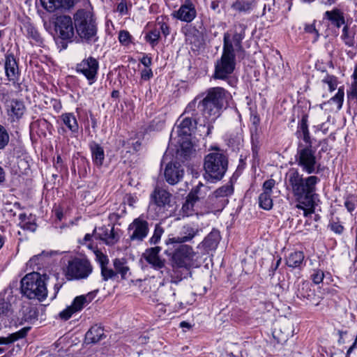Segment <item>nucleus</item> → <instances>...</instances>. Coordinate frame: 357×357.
I'll return each mask as SVG.
<instances>
[{"label": "nucleus", "instance_id": "nucleus-1", "mask_svg": "<svg viewBox=\"0 0 357 357\" xmlns=\"http://www.w3.org/2000/svg\"><path fill=\"white\" fill-rule=\"evenodd\" d=\"M320 179L317 176L303 177L297 169H289L285 175V184L287 190L292 193L298 202L296 208H303L302 204L313 206L317 185Z\"/></svg>", "mask_w": 357, "mask_h": 357}, {"label": "nucleus", "instance_id": "nucleus-2", "mask_svg": "<svg viewBox=\"0 0 357 357\" xmlns=\"http://www.w3.org/2000/svg\"><path fill=\"white\" fill-rule=\"evenodd\" d=\"M76 32L79 38L88 43H96L97 24L93 13L89 10L79 9L73 15Z\"/></svg>", "mask_w": 357, "mask_h": 357}, {"label": "nucleus", "instance_id": "nucleus-3", "mask_svg": "<svg viewBox=\"0 0 357 357\" xmlns=\"http://www.w3.org/2000/svg\"><path fill=\"white\" fill-rule=\"evenodd\" d=\"M230 33L226 32L223 37V50L222 56L220 60L217 61L215 66V73L213 77L215 79H225L231 75L236 66V55L234 53Z\"/></svg>", "mask_w": 357, "mask_h": 357}, {"label": "nucleus", "instance_id": "nucleus-4", "mask_svg": "<svg viewBox=\"0 0 357 357\" xmlns=\"http://www.w3.org/2000/svg\"><path fill=\"white\" fill-rule=\"evenodd\" d=\"M46 279V274L41 275L38 272L26 274L21 280L22 293L29 299H45L47 295Z\"/></svg>", "mask_w": 357, "mask_h": 357}, {"label": "nucleus", "instance_id": "nucleus-5", "mask_svg": "<svg viewBox=\"0 0 357 357\" xmlns=\"http://www.w3.org/2000/svg\"><path fill=\"white\" fill-rule=\"evenodd\" d=\"M227 158L219 149L209 153L204 158V168L206 175L212 180H221L227 172Z\"/></svg>", "mask_w": 357, "mask_h": 357}, {"label": "nucleus", "instance_id": "nucleus-6", "mask_svg": "<svg viewBox=\"0 0 357 357\" xmlns=\"http://www.w3.org/2000/svg\"><path fill=\"white\" fill-rule=\"evenodd\" d=\"M173 252L172 250L174 248H169L165 250L164 253L167 256L172 257V263L173 268H182L189 270L196 266L197 252H195L192 246L187 244H178Z\"/></svg>", "mask_w": 357, "mask_h": 357}, {"label": "nucleus", "instance_id": "nucleus-7", "mask_svg": "<svg viewBox=\"0 0 357 357\" xmlns=\"http://www.w3.org/2000/svg\"><path fill=\"white\" fill-rule=\"evenodd\" d=\"M199 98L196 97L194 100L190 102L186 106L181 117L183 116H189L192 119L195 123H199L200 126L203 125L206 127V136H208L211 130L213 129L212 116L209 115V112L206 109L202 100H198Z\"/></svg>", "mask_w": 357, "mask_h": 357}, {"label": "nucleus", "instance_id": "nucleus-8", "mask_svg": "<svg viewBox=\"0 0 357 357\" xmlns=\"http://www.w3.org/2000/svg\"><path fill=\"white\" fill-rule=\"evenodd\" d=\"M229 98V93L222 87H212L206 91V96L202 101L212 116V121L219 116Z\"/></svg>", "mask_w": 357, "mask_h": 357}, {"label": "nucleus", "instance_id": "nucleus-9", "mask_svg": "<svg viewBox=\"0 0 357 357\" xmlns=\"http://www.w3.org/2000/svg\"><path fill=\"white\" fill-rule=\"evenodd\" d=\"M316 150L309 146H304L303 144L298 146L295 156L296 162L302 170L308 174H317L320 172L321 165L316 157Z\"/></svg>", "mask_w": 357, "mask_h": 357}, {"label": "nucleus", "instance_id": "nucleus-10", "mask_svg": "<svg viewBox=\"0 0 357 357\" xmlns=\"http://www.w3.org/2000/svg\"><path fill=\"white\" fill-rule=\"evenodd\" d=\"M64 272L69 280H84L93 272V266L86 258L75 257L68 261Z\"/></svg>", "mask_w": 357, "mask_h": 357}, {"label": "nucleus", "instance_id": "nucleus-11", "mask_svg": "<svg viewBox=\"0 0 357 357\" xmlns=\"http://www.w3.org/2000/svg\"><path fill=\"white\" fill-rule=\"evenodd\" d=\"M199 233L198 226L187 224L181 227L177 236L169 235L165 241V243L168 247L175 244H185L191 242L195 236L199 235Z\"/></svg>", "mask_w": 357, "mask_h": 357}, {"label": "nucleus", "instance_id": "nucleus-12", "mask_svg": "<svg viewBox=\"0 0 357 357\" xmlns=\"http://www.w3.org/2000/svg\"><path fill=\"white\" fill-rule=\"evenodd\" d=\"M98 68V61L92 56L83 59L76 66L77 73L83 75L90 85L96 81Z\"/></svg>", "mask_w": 357, "mask_h": 357}, {"label": "nucleus", "instance_id": "nucleus-13", "mask_svg": "<svg viewBox=\"0 0 357 357\" xmlns=\"http://www.w3.org/2000/svg\"><path fill=\"white\" fill-rule=\"evenodd\" d=\"M5 109L8 121L11 123L19 122L26 111L24 102L17 98H12L6 102Z\"/></svg>", "mask_w": 357, "mask_h": 357}, {"label": "nucleus", "instance_id": "nucleus-14", "mask_svg": "<svg viewBox=\"0 0 357 357\" xmlns=\"http://www.w3.org/2000/svg\"><path fill=\"white\" fill-rule=\"evenodd\" d=\"M55 30L63 40H70L74 36V26L72 18L68 15L56 17L54 22Z\"/></svg>", "mask_w": 357, "mask_h": 357}, {"label": "nucleus", "instance_id": "nucleus-15", "mask_svg": "<svg viewBox=\"0 0 357 357\" xmlns=\"http://www.w3.org/2000/svg\"><path fill=\"white\" fill-rule=\"evenodd\" d=\"M128 230L132 232L130 236V240L142 241L149 234V223L140 216L132 222L128 227Z\"/></svg>", "mask_w": 357, "mask_h": 357}, {"label": "nucleus", "instance_id": "nucleus-16", "mask_svg": "<svg viewBox=\"0 0 357 357\" xmlns=\"http://www.w3.org/2000/svg\"><path fill=\"white\" fill-rule=\"evenodd\" d=\"M161 250L162 248L160 246L147 248L143 253V257L151 265V268L162 273L161 270L165 266V259L159 256Z\"/></svg>", "mask_w": 357, "mask_h": 357}, {"label": "nucleus", "instance_id": "nucleus-17", "mask_svg": "<svg viewBox=\"0 0 357 357\" xmlns=\"http://www.w3.org/2000/svg\"><path fill=\"white\" fill-rule=\"evenodd\" d=\"M275 185V181L273 178L268 179L263 183V192L259 196V205L264 210L269 211L273 208L272 193Z\"/></svg>", "mask_w": 357, "mask_h": 357}, {"label": "nucleus", "instance_id": "nucleus-18", "mask_svg": "<svg viewBox=\"0 0 357 357\" xmlns=\"http://www.w3.org/2000/svg\"><path fill=\"white\" fill-rule=\"evenodd\" d=\"M172 194L167 190L157 186L151 194V203L154 204L160 211H165L167 206H171Z\"/></svg>", "mask_w": 357, "mask_h": 357}, {"label": "nucleus", "instance_id": "nucleus-19", "mask_svg": "<svg viewBox=\"0 0 357 357\" xmlns=\"http://www.w3.org/2000/svg\"><path fill=\"white\" fill-rule=\"evenodd\" d=\"M93 235L108 245H114L119 239V236L114 231V226L110 225L96 228L93 230Z\"/></svg>", "mask_w": 357, "mask_h": 357}, {"label": "nucleus", "instance_id": "nucleus-20", "mask_svg": "<svg viewBox=\"0 0 357 357\" xmlns=\"http://www.w3.org/2000/svg\"><path fill=\"white\" fill-rule=\"evenodd\" d=\"M4 70L8 81L13 84L18 82L20 73L18 64L13 54H7L6 55Z\"/></svg>", "mask_w": 357, "mask_h": 357}, {"label": "nucleus", "instance_id": "nucleus-21", "mask_svg": "<svg viewBox=\"0 0 357 357\" xmlns=\"http://www.w3.org/2000/svg\"><path fill=\"white\" fill-rule=\"evenodd\" d=\"M42 6L49 13L66 11L75 5L74 0H40Z\"/></svg>", "mask_w": 357, "mask_h": 357}, {"label": "nucleus", "instance_id": "nucleus-22", "mask_svg": "<svg viewBox=\"0 0 357 357\" xmlns=\"http://www.w3.org/2000/svg\"><path fill=\"white\" fill-rule=\"evenodd\" d=\"M296 294L298 298H305L312 304L317 305L319 303V298L316 296L314 289L309 281L303 280L298 283Z\"/></svg>", "mask_w": 357, "mask_h": 357}, {"label": "nucleus", "instance_id": "nucleus-23", "mask_svg": "<svg viewBox=\"0 0 357 357\" xmlns=\"http://www.w3.org/2000/svg\"><path fill=\"white\" fill-rule=\"evenodd\" d=\"M196 10L190 0H185V3L176 11L174 16L183 22H190L196 17Z\"/></svg>", "mask_w": 357, "mask_h": 357}, {"label": "nucleus", "instance_id": "nucleus-24", "mask_svg": "<svg viewBox=\"0 0 357 357\" xmlns=\"http://www.w3.org/2000/svg\"><path fill=\"white\" fill-rule=\"evenodd\" d=\"M183 170L176 163H169L165 170V177L167 183L171 185L177 183L183 177Z\"/></svg>", "mask_w": 357, "mask_h": 357}, {"label": "nucleus", "instance_id": "nucleus-25", "mask_svg": "<svg viewBox=\"0 0 357 357\" xmlns=\"http://www.w3.org/2000/svg\"><path fill=\"white\" fill-rule=\"evenodd\" d=\"M178 121V125L176 128V132L180 136L189 137L191 135L192 131L196 128L198 123H195V121L189 116H181L179 117Z\"/></svg>", "mask_w": 357, "mask_h": 357}, {"label": "nucleus", "instance_id": "nucleus-26", "mask_svg": "<svg viewBox=\"0 0 357 357\" xmlns=\"http://www.w3.org/2000/svg\"><path fill=\"white\" fill-rule=\"evenodd\" d=\"M202 186H203L202 183H199L195 188H193L188 194L185 203L183 204L182 210L187 216L192 214L195 203L199 200L198 193L199 192V188Z\"/></svg>", "mask_w": 357, "mask_h": 357}, {"label": "nucleus", "instance_id": "nucleus-27", "mask_svg": "<svg viewBox=\"0 0 357 357\" xmlns=\"http://www.w3.org/2000/svg\"><path fill=\"white\" fill-rule=\"evenodd\" d=\"M234 34L232 37L230 36V38L233 47H235L236 50H240L242 48L241 43L245 36L247 26L243 23H237L234 24Z\"/></svg>", "mask_w": 357, "mask_h": 357}, {"label": "nucleus", "instance_id": "nucleus-28", "mask_svg": "<svg viewBox=\"0 0 357 357\" xmlns=\"http://www.w3.org/2000/svg\"><path fill=\"white\" fill-rule=\"evenodd\" d=\"M324 18L329 20L331 24L337 28H340L342 25L345 24L344 13L338 8L326 11Z\"/></svg>", "mask_w": 357, "mask_h": 357}, {"label": "nucleus", "instance_id": "nucleus-29", "mask_svg": "<svg viewBox=\"0 0 357 357\" xmlns=\"http://www.w3.org/2000/svg\"><path fill=\"white\" fill-rule=\"evenodd\" d=\"M23 33L30 39L33 40L38 44H40L43 43V38L40 36V34L33 26L32 23L30 22L29 20H24L22 22V26L21 27Z\"/></svg>", "mask_w": 357, "mask_h": 357}, {"label": "nucleus", "instance_id": "nucleus-30", "mask_svg": "<svg viewBox=\"0 0 357 357\" xmlns=\"http://www.w3.org/2000/svg\"><path fill=\"white\" fill-rule=\"evenodd\" d=\"M220 240V232L216 229H213L201 243V245L206 250H215Z\"/></svg>", "mask_w": 357, "mask_h": 357}, {"label": "nucleus", "instance_id": "nucleus-31", "mask_svg": "<svg viewBox=\"0 0 357 357\" xmlns=\"http://www.w3.org/2000/svg\"><path fill=\"white\" fill-rule=\"evenodd\" d=\"M104 330L101 326H93L86 333L85 341L86 343H97L104 338Z\"/></svg>", "mask_w": 357, "mask_h": 357}, {"label": "nucleus", "instance_id": "nucleus-32", "mask_svg": "<svg viewBox=\"0 0 357 357\" xmlns=\"http://www.w3.org/2000/svg\"><path fill=\"white\" fill-rule=\"evenodd\" d=\"M255 5V0H236L231 4V8L238 13H250Z\"/></svg>", "mask_w": 357, "mask_h": 357}, {"label": "nucleus", "instance_id": "nucleus-33", "mask_svg": "<svg viewBox=\"0 0 357 357\" xmlns=\"http://www.w3.org/2000/svg\"><path fill=\"white\" fill-rule=\"evenodd\" d=\"M6 293L0 294V326L1 322L13 313V307L8 298H5Z\"/></svg>", "mask_w": 357, "mask_h": 357}, {"label": "nucleus", "instance_id": "nucleus-34", "mask_svg": "<svg viewBox=\"0 0 357 357\" xmlns=\"http://www.w3.org/2000/svg\"><path fill=\"white\" fill-rule=\"evenodd\" d=\"M90 149L93 163L98 167H101L105 160V152L103 148L100 144L96 142H92L90 144Z\"/></svg>", "mask_w": 357, "mask_h": 357}, {"label": "nucleus", "instance_id": "nucleus-35", "mask_svg": "<svg viewBox=\"0 0 357 357\" xmlns=\"http://www.w3.org/2000/svg\"><path fill=\"white\" fill-rule=\"evenodd\" d=\"M304 260V254L301 251L291 252L286 258V264L291 268L300 267Z\"/></svg>", "mask_w": 357, "mask_h": 357}, {"label": "nucleus", "instance_id": "nucleus-36", "mask_svg": "<svg viewBox=\"0 0 357 357\" xmlns=\"http://www.w3.org/2000/svg\"><path fill=\"white\" fill-rule=\"evenodd\" d=\"M63 123L73 132L77 133L79 125L73 113H65L61 116Z\"/></svg>", "mask_w": 357, "mask_h": 357}, {"label": "nucleus", "instance_id": "nucleus-37", "mask_svg": "<svg viewBox=\"0 0 357 357\" xmlns=\"http://www.w3.org/2000/svg\"><path fill=\"white\" fill-rule=\"evenodd\" d=\"M185 36L186 40L191 44H194L196 47H199L203 42L202 33L195 27L188 29L185 33Z\"/></svg>", "mask_w": 357, "mask_h": 357}, {"label": "nucleus", "instance_id": "nucleus-38", "mask_svg": "<svg viewBox=\"0 0 357 357\" xmlns=\"http://www.w3.org/2000/svg\"><path fill=\"white\" fill-rule=\"evenodd\" d=\"M113 265L116 275L118 273L120 274L123 280L128 278V275H130V268L126 265V262L123 259H115L113 261Z\"/></svg>", "mask_w": 357, "mask_h": 357}, {"label": "nucleus", "instance_id": "nucleus-39", "mask_svg": "<svg viewBox=\"0 0 357 357\" xmlns=\"http://www.w3.org/2000/svg\"><path fill=\"white\" fill-rule=\"evenodd\" d=\"M92 294L90 293L87 295H82L75 297L71 305L72 307L77 312L80 311L85 305L88 304L92 300Z\"/></svg>", "mask_w": 357, "mask_h": 357}, {"label": "nucleus", "instance_id": "nucleus-40", "mask_svg": "<svg viewBox=\"0 0 357 357\" xmlns=\"http://www.w3.org/2000/svg\"><path fill=\"white\" fill-rule=\"evenodd\" d=\"M29 329V328H24L16 333H12L7 337H0V344H7L23 338L26 336Z\"/></svg>", "mask_w": 357, "mask_h": 357}, {"label": "nucleus", "instance_id": "nucleus-41", "mask_svg": "<svg viewBox=\"0 0 357 357\" xmlns=\"http://www.w3.org/2000/svg\"><path fill=\"white\" fill-rule=\"evenodd\" d=\"M355 31L349 30V26L345 25L343 27L341 38L346 45L348 47H354L355 45Z\"/></svg>", "mask_w": 357, "mask_h": 357}, {"label": "nucleus", "instance_id": "nucleus-42", "mask_svg": "<svg viewBox=\"0 0 357 357\" xmlns=\"http://www.w3.org/2000/svg\"><path fill=\"white\" fill-rule=\"evenodd\" d=\"M23 318L25 321L32 323L38 319L37 309L31 306H24L22 308Z\"/></svg>", "mask_w": 357, "mask_h": 357}, {"label": "nucleus", "instance_id": "nucleus-43", "mask_svg": "<svg viewBox=\"0 0 357 357\" xmlns=\"http://www.w3.org/2000/svg\"><path fill=\"white\" fill-rule=\"evenodd\" d=\"M195 152L192 143L188 140L183 141L181 144L179 154L185 160H188Z\"/></svg>", "mask_w": 357, "mask_h": 357}, {"label": "nucleus", "instance_id": "nucleus-44", "mask_svg": "<svg viewBox=\"0 0 357 357\" xmlns=\"http://www.w3.org/2000/svg\"><path fill=\"white\" fill-rule=\"evenodd\" d=\"M165 232V229L160 224H156L151 237L149 240L151 245H157L161 240V237Z\"/></svg>", "mask_w": 357, "mask_h": 357}, {"label": "nucleus", "instance_id": "nucleus-45", "mask_svg": "<svg viewBox=\"0 0 357 357\" xmlns=\"http://www.w3.org/2000/svg\"><path fill=\"white\" fill-rule=\"evenodd\" d=\"M234 192L232 185L227 184L218 188L213 193L215 198L227 197L231 195Z\"/></svg>", "mask_w": 357, "mask_h": 357}, {"label": "nucleus", "instance_id": "nucleus-46", "mask_svg": "<svg viewBox=\"0 0 357 357\" xmlns=\"http://www.w3.org/2000/svg\"><path fill=\"white\" fill-rule=\"evenodd\" d=\"M100 268L101 276L103 281L114 280L116 278V273L113 269L108 268L107 266H103Z\"/></svg>", "mask_w": 357, "mask_h": 357}, {"label": "nucleus", "instance_id": "nucleus-47", "mask_svg": "<svg viewBox=\"0 0 357 357\" xmlns=\"http://www.w3.org/2000/svg\"><path fill=\"white\" fill-rule=\"evenodd\" d=\"M251 142H252V157L254 158H257L258 156L259 150L260 148V142L259 139V136L257 134L252 132V137H251Z\"/></svg>", "mask_w": 357, "mask_h": 357}, {"label": "nucleus", "instance_id": "nucleus-48", "mask_svg": "<svg viewBox=\"0 0 357 357\" xmlns=\"http://www.w3.org/2000/svg\"><path fill=\"white\" fill-rule=\"evenodd\" d=\"M307 119H308V116L307 114H303L302 116L301 120L298 123V130L296 132V134L298 136L301 135L302 134L309 131L308 125H307Z\"/></svg>", "mask_w": 357, "mask_h": 357}, {"label": "nucleus", "instance_id": "nucleus-49", "mask_svg": "<svg viewBox=\"0 0 357 357\" xmlns=\"http://www.w3.org/2000/svg\"><path fill=\"white\" fill-rule=\"evenodd\" d=\"M353 76L355 79V82L352 84L351 91L349 93H348V99L349 101L354 100L355 102H357V70L355 69Z\"/></svg>", "mask_w": 357, "mask_h": 357}, {"label": "nucleus", "instance_id": "nucleus-50", "mask_svg": "<svg viewBox=\"0 0 357 357\" xmlns=\"http://www.w3.org/2000/svg\"><path fill=\"white\" fill-rule=\"evenodd\" d=\"M132 36L128 31L122 30L119 33V40L123 45L127 46L131 43Z\"/></svg>", "mask_w": 357, "mask_h": 357}, {"label": "nucleus", "instance_id": "nucleus-51", "mask_svg": "<svg viewBox=\"0 0 357 357\" xmlns=\"http://www.w3.org/2000/svg\"><path fill=\"white\" fill-rule=\"evenodd\" d=\"M344 100V90L342 89H339L337 93L333 96L331 101L333 103H335L337 105V108L338 109H340L342 106Z\"/></svg>", "mask_w": 357, "mask_h": 357}, {"label": "nucleus", "instance_id": "nucleus-52", "mask_svg": "<svg viewBox=\"0 0 357 357\" xmlns=\"http://www.w3.org/2000/svg\"><path fill=\"white\" fill-rule=\"evenodd\" d=\"M324 278V273L323 271L320 269H314L313 273L311 275V279L313 282L316 284H320Z\"/></svg>", "mask_w": 357, "mask_h": 357}, {"label": "nucleus", "instance_id": "nucleus-53", "mask_svg": "<svg viewBox=\"0 0 357 357\" xmlns=\"http://www.w3.org/2000/svg\"><path fill=\"white\" fill-rule=\"evenodd\" d=\"M159 38L160 31L157 30L156 29L152 30L146 36V40L152 45L157 43Z\"/></svg>", "mask_w": 357, "mask_h": 357}, {"label": "nucleus", "instance_id": "nucleus-54", "mask_svg": "<svg viewBox=\"0 0 357 357\" xmlns=\"http://www.w3.org/2000/svg\"><path fill=\"white\" fill-rule=\"evenodd\" d=\"M45 257H48V253L43 252L41 254L33 256L30 260L29 263L30 266L32 265H40L43 264V259Z\"/></svg>", "mask_w": 357, "mask_h": 357}, {"label": "nucleus", "instance_id": "nucleus-55", "mask_svg": "<svg viewBox=\"0 0 357 357\" xmlns=\"http://www.w3.org/2000/svg\"><path fill=\"white\" fill-rule=\"evenodd\" d=\"M95 255L96 260L100 264V268L107 266L109 263V259L106 255L103 254L99 250L96 251Z\"/></svg>", "mask_w": 357, "mask_h": 357}, {"label": "nucleus", "instance_id": "nucleus-56", "mask_svg": "<svg viewBox=\"0 0 357 357\" xmlns=\"http://www.w3.org/2000/svg\"><path fill=\"white\" fill-rule=\"evenodd\" d=\"M76 312L74 310V309L72 307L71 305L67 307L65 310L61 311L59 313L60 317L63 320H68L69 319L71 316L75 313Z\"/></svg>", "mask_w": 357, "mask_h": 357}, {"label": "nucleus", "instance_id": "nucleus-57", "mask_svg": "<svg viewBox=\"0 0 357 357\" xmlns=\"http://www.w3.org/2000/svg\"><path fill=\"white\" fill-rule=\"evenodd\" d=\"M328 227L333 232L337 234H341L344 231V227L337 222L331 221Z\"/></svg>", "mask_w": 357, "mask_h": 357}, {"label": "nucleus", "instance_id": "nucleus-58", "mask_svg": "<svg viewBox=\"0 0 357 357\" xmlns=\"http://www.w3.org/2000/svg\"><path fill=\"white\" fill-rule=\"evenodd\" d=\"M141 79L144 81L149 80L153 76V71L150 68H144L141 70Z\"/></svg>", "mask_w": 357, "mask_h": 357}, {"label": "nucleus", "instance_id": "nucleus-59", "mask_svg": "<svg viewBox=\"0 0 357 357\" xmlns=\"http://www.w3.org/2000/svg\"><path fill=\"white\" fill-rule=\"evenodd\" d=\"M324 82L328 84L331 91H334L337 87V82L334 77H328Z\"/></svg>", "mask_w": 357, "mask_h": 357}, {"label": "nucleus", "instance_id": "nucleus-60", "mask_svg": "<svg viewBox=\"0 0 357 357\" xmlns=\"http://www.w3.org/2000/svg\"><path fill=\"white\" fill-rule=\"evenodd\" d=\"M7 90L3 87H0V101L6 105V102L10 100Z\"/></svg>", "mask_w": 357, "mask_h": 357}, {"label": "nucleus", "instance_id": "nucleus-61", "mask_svg": "<svg viewBox=\"0 0 357 357\" xmlns=\"http://www.w3.org/2000/svg\"><path fill=\"white\" fill-rule=\"evenodd\" d=\"M21 228H22L24 230L35 231L37 228V225L35 222H32L30 221L24 222L21 225Z\"/></svg>", "mask_w": 357, "mask_h": 357}, {"label": "nucleus", "instance_id": "nucleus-62", "mask_svg": "<svg viewBox=\"0 0 357 357\" xmlns=\"http://www.w3.org/2000/svg\"><path fill=\"white\" fill-rule=\"evenodd\" d=\"M298 137H302L303 140L305 142V145L304 146H310V148L312 147V142L310 137V132H305L302 134L301 135H298Z\"/></svg>", "mask_w": 357, "mask_h": 357}, {"label": "nucleus", "instance_id": "nucleus-63", "mask_svg": "<svg viewBox=\"0 0 357 357\" xmlns=\"http://www.w3.org/2000/svg\"><path fill=\"white\" fill-rule=\"evenodd\" d=\"M116 10L121 15H127L128 9L126 2L121 1L117 5Z\"/></svg>", "mask_w": 357, "mask_h": 357}, {"label": "nucleus", "instance_id": "nucleus-64", "mask_svg": "<svg viewBox=\"0 0 357 357\" xmlns=\"http://www.w3.org/2000/svg\"><path fill=\"white\" fill-rule=\"evenodd\" d=\"M158 24L160 26V30L162 33V34L166 37L167 36L170 31L169 26L163 22H158Z\"/></svg>", "mask_w": 357, "mask_h": 357}]
</instances>
